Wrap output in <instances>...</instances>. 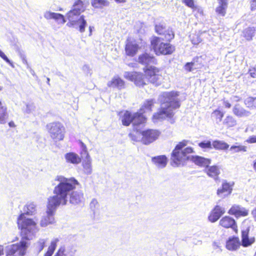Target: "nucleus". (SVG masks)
Listing matches in <instances>:
<instances>
[{"instance_id":"31","label":"nucleus","mask_w":256,"mask_h":256,"mask_svg":"<svg viewBox=\"0 0 256 256\" xmlns=\"http://www.w3.org/2000/svg\"><path fill=\"white\" fill-rule=\"evenodd\" d=\"M74 253L72 248L62 246L60 248L54 256H74Z\"/></svg>"},{"instance_id":"47","label":"nucleus","mask_w":256,"mask_h":256,"mask_svg":"<svg viewBox=\"0 0 256 256\" xmlns=\"http://www.w3.org/2000/svg\"><path fill=\"white\" fill-rule=\"evenodd\" d=\"M58 241L59 240L58 238H54L53 240H52L50 242V245L49 246L48 248V250L54 252L56 247L57 243L58 242Z\"/></svg>"},{"instance_id":"63","label":"nucleus","mask_w":256,"mask_h":256,"mask_svg":"<svg viewBox=\"0 0 256 256\" xmlns=\"http://www.w3.org/2000/svg\"><path fill=\"white\" fill-rule=\"evenodd\" d=\"M94 28L92 26H89V31H90V34L89 36H90L92 35V30Z\"/></svg>"},{"instance_id":"24","label":"nucleus","mask_w":256,"mask_h":256,"mask_svg":"<svg viewBox=\"0 0 256 256\" xmlns=\"http://www.w3.org/2000/svg\"><path fill=\"white\" fill-rule=\"evenodd\" d=\"M109 87L117 88L122 90L125 88L124 82L118 76H114L112 80L108 82L107 84Z\"/></svg>"},{"instance_id":"55","label":"nucleus","mask_w":256,"mask_h":256,"mask_svg":"<svg viewBox=\"0 0 256 256\" xmlns=\"http://www.w3.org/2000/svg\"><path fill=\"white\" fill-rule=\"evenodd\" d=\"M196 36V40H195L194 36L192 39V42L194 44H198L202 41V39L200 36Z\"/></svg>"},{"instance_id":"13","label":"nucleus","mask_w":256,"mask_h":256,"mask_svg":"<svg viewBox=\"0 0 256 256\" xmlns=\"http://www.w3.org/2000/svg\"><path fill=\"white\" fill-rule=\"evenodd\" d=\"M58 208L56 206H50V202L48 201L46 216H44L42 217L40 222L41 226H46L48 224H52L54 222V216Z\"/></svg>"},{"instance_id":"5","label":"nucleus","mask_w":256,"mask_h":256,"mask_svg":"<svg viewBox=\"0 0 256 256\" xmlns=\"http://www.w3.org/2000/svg\"><path fill=\"white\" fill-rule=\"evenodd\" d=\"M161 41L160 38L156 36L152 38L151 40L152 48L157 55L169 54L174 51V47L170 44Z\"/></svg>"},{"instance_id":"27","label":"nucleus","mask_w":256,"mask_h":256,"mask_svg":"<svg viewBox=\"0 0 256 256\" xmlns=\"http://www.w3.org/2000/svg\"><path fill=\"white\" fill-rule=\"evenodd\" d=\"M152 161L158 168H162L166 166L168 159L165 156L162 155L152 157Z\"/></svg>"},{"instance_id":"36","label":"nucleus","mask_w":256,"mask_h":256,"mask_svg":"<svg viewBox=\"0 0 256 256\" xmlns=\"http://www.w3.org/2000/svg\"><path fill=\"white\" fill-rule=\"evenodd\" d=\"M256 30L254 27H249L244 29L242 32L243 36L248 41L252 40Z\"/></svg>"},{"instance_id":"34","label":"nucleus","mask_w":256,"mask_h":256,"mask_svg":"<svg viewBox=\"0 0 256 256\" xmlns=\"http://www.w3.org/2000/svg\"><path fill=\"white\" fill-rule=\"evenodd\" d=\"M222 124L227 128L234 127L237 124L236 119L231 116H226L222 122Z\"/></svg>"},{"instance_id":"52","label":"nucleus","mask_w":256,"mask_h":256,"mask_svg":"<svg viewBox=\"0 0 256 256\" xmlns=\"http://www.w3.org/2000/svg\"><path fill=\"white\" fill-rule=\"evenodd\" d=\"M130 138L132 139L134 142H139L141 141V138L140 136H138L136 135V134H134L133 133H130L129 134Z\"/></svg>"},{"instance_id":"56","label":"nucleus","mask_w":256,"mask_h":256,"mask_svg":"<svg viewBox=\"0 0 256 256\" xmlns=\"http://www.w3.org/2000/svg\"><path fill=\"white\" fill-rule=\"evenodd\" d=\"M256 8V0H251V10H254Z\"/></svg>"},{"instance_id":"11","label":"nucleus","mask_w":256,"mask_h":256,"mask_svg":"<svg viewBox=\"0 0 256 256\" xmlns=\"http://www.w3.org/2000/svg\"><path fill=\"white\" fill-rule=\"evenodd\" d=\"M142 138L141 142L145 145H148L156 141L159 137L160 132L156 130L148 129L140 132Z\"/></svg>"},{"instance_id":"42","label":"nucleus","mask_w":256,"mask_h":256,"mask_svg":"<svg viewBox=\"0 0 256 256\" xmlns=\"http://www.w3.org/2000/svg\"><path fill=\"white\" fill-rule=\"evenodd\" d=\"M244 104L250 108H256V98L248 97L244 100Z\"/></svg>"},{"instance_id":"21","label":"nucleus","mask_w":256,"mask_h":256,"mask_svg":"<svg viewBox=\"0 0 256 256\" xmlns=\"http://www.w3.org/2000/svg\"><path fill=\"white\" fill-rule=\"evenodd\" d=\"M220 225L225 228H232L235 230L236 226V222L235 220L228 216H226L222 218L219 222Z\"/></svg>"},{"instance_id":"14","label":"nucleus","mask_w":256,"mask_h":256,"mask_svg":"<svg viewBox=\"0 0 256 256\" xmlns=\"http://www.w3.org/2000/svg\"><path fill=\"white\" fill-rule=\"evenodd\" d=\"M146 78L150 82L158 86L160 84L162 76L159 74V70L155 66H150L146 68Z\"/></svg>"},{"instance_id":"61","label":"nucleus","mask_w":256,"mask_h":256,"mask_svg":"<svg viewBox=\"0 0 256 256\" xmlns=\"http://www.w3.org/2000/svg\"><path fill=\"white\" fill-rule=\"evenodd\" d=\"M18 52L19 54H20L21 58H22L23 60L26 62V61L25 60V56H24V55L22 54V52H20V49H18Z\"/></svg>"},{"instance_id":"32","label":"nucleus","mask_w":256,"mask_h":256,"mask_svg":"<svg viewBox=\"0 0 256 256\" xmlns=\"http://www.w3.org/2000/svg\"><path fill=\"white\" fill-rule=\"evenodd\" d=\"M64 157L66 162L74 164H78L81 162V158L80 156L74 152L67 153L65 154Z\"/></svg>"},{"instance_id":"64","label":"nucleus","mask_w":256,"mask_h":256,"mask_svg":"<svg viewBox=\"0 0 256 256\" xmlns=\"http://www.w3.org/2000/svg\"><path fill=\"white\" fill-rule=\"evenodd\" d=\"M254 171L256 172V162L254 164Z\"/></svg>"},{"instance_id":"57","label":"nucleus","mask_w":256,"mask_h":256,"mask_svg":"<svg viewBox=\"0 0 256 256\" xmlns=\"http://www.w3.org/2000/svg\"><path fill=\"white\" fill-rule=\"evenodd\" d=\"M224 106L226 108H230L231 107V104L227 100L224 102Z\"/></svg>"},{"instance_id":"3","label":"nucleus","mask_w":256,"mask_h":256,"mask_svg":"<svg viewBox=\"0 0 256 256\" xmlns=\"http://www.w3.org/2000/svg\"><path fill=\"white\" fill-rule=\"evenodd\" d=\"M36 211V205L34 202L28 203L24 208V212L18 218V227L21 230V235L23 239L28 240L37 232L36 222L25 216V214L33 215Z\"/></svg>"},{"instance_id":"7","label":"nucleus","mask_w":256,"mask_h":256,"mask_svg":"<svg viewBox=\"0 0 256 256\" xmlns=\"http://www.w3.org/2000/svg\"><path fill=\"white\" fill-rule=\"evenodd\" d=\"M85 8L84 2L82 0L76 1L74 4L72 9L66 14L69 20L67 26L70 27L74 26L76 22V18L80 16L81 12L84 11Z\"/></svg>"},{"instance_id":"25","label":"nucleus","mask_w":256,"mask_h":256,"mask_svg":"<svg viewBox=\"0 0 256 256\" xmlns=\"http://www.w3.org/2000/svg\"><path fill=\"white\" fill-rule=\"evenodd\" d=\"M232 112L234 115L239 118L248 117L251 114L250 112L246 110L239 104H236L234 106Z\"/></svg>"},{"instance_id":"45","label":"nucleus","mask_w":256,"mask_h":256,"mask_svg":"<svg viewBox=\"0 0 256 256\" xmlns=\"http://www.w3.org/2000/svg\"><path fill=\"white\" fill-rule=\"evenodd\" d=\"M198 146L202 148H212V144L210 140L204 141L198 144Z\"/></svg>"},{"instance_id":"17","label":"nucleus","mask_w":256,"mask_h":256,"mask_svg":"<svg viewBox=\"0 0 256 256\" xmlns=\"http://www.w3.org/2000/svg\"><path fill=\"white\" fill-rule=\"evenodd\" d=\"M225 209L224 208L216 205L211 210L208 216V220L211 222H216L224 214Z\"/></svg>"},{"instance_id":"30","label":"nucleus","mask_w":256,"mask_h":256,"mask_svg":"<svg viewBox=\"0 0 256 256\" xmlns=\"http://www.w3.org/2000/svg\"><path fill=\"white\" fill-rule=\"evenodd\" d=\"M8 114L6 106L0 102V124H4L7 122Z\"/></svg>"},{"instance_id":"33","label":"nucleus","mask_w":256,"mask_h":256,"mask_svg":"<svg viewBox=\"0 0 256 256\" xmlns=\"http://www.w3.org/2000/svg\"><path fill=\"white\" fill-rule=\"evenodd\" d=\"M154 102L152 100H146L138 112L140 114L141 116H144V114L150 112L152 107L154 106Z\"/></svg>"},{"instance_id":"60","label":"nucleus","mask_w":256,"mask_h":256,"mask_svg":"<svg viewBox=\"0 0 256 256\" xmlns=\"http://www.w3.org/2000/svg\"><path fill=\"white\" fill-rule=\"evenodd\" d=\"M252 215L254 220L256 221V208L252 210Z\"/></svg>"},{"instance_id":"35","label":"nucleus","mask_w":256,"mask_h":256,"mask_svg":"<svg viewBox=\"0 0 256 256\" xmlns=\"http://www.w3.org/2000/svg\"><path fill=\"white\" fill-rule=\"evenodd\" d=\"M78 24L79 30L80 32L82 33L85 31V28L87 26V22L84 19V16L82 15L76 18V22L74 27Z\"/></svg>"},{"instance_id":"44","label":"nucleus","mask_w":256,"mask_h":256,"mask_svg":"<svg viewBox=\"0 0 256 256\" xmlns=\"http://www.w3.org/2000/svg\"><path fill=\"white\" fill-rule=\"evenodd\" d=\"M227 6L224 4H220L216 8V12L220 16H224L226 14V8Z\"/></svg>"},{"instance_id":"59","label":"nucleus","mask_w":256,"mask_h":256,"mask_svg":"<svg viewBox=\"0 0 256 256\" xmlns=\"http://www.w3.org/2000/svg\"><path fill=\"white\" fill-rule=\"evenodd\" d=\"M228 0H218V3L220 4H224L227 6Z\"/></svg>"},{"instance_id":"19","label":"nucleus","mask_w":256,"mask_h":256,"mask_svg":"<svg viewBox=\"0 0 256 256\" xmlns=\"http://www.w3.org/2000/svg\"><path fill=\"white\" fill-rule=\"evenodd\" d=\"M138 62L148 68L152 66V64H156V60L154 56L146 53L139 56Z\"/></svg>"},{"instance_id":"2","label":"nucleus","mask_w":256,"mask_h":256,"mask_svg":"<svg viewBox=\"0 0 256 256\" xmlns=\"http://www.w3.org/2000/svg\"><path fill=\"white\" fill-rule=\"evenodd\" d=\"M178 93L176 92H163L159 98L161 102L160 108L158 112L154 114L152 120L156 123L161 122L166 118H171L174 113L173 110L180 107Z\"/></svg>"},{"instance_id":"49","label":"nucleus","mask_w":256,"mask_h":256,"mask_svg":"<svg viewBox=\"0 0 256 256\" xmlns=\"http://www.w3.org/2000/svg\"><path fill=\"white\" fill-rule=\"evenodd\" d=\"M182 2L189 8H194V4L193 0H182Z\"/></svg>"},{"instance_id":"26","label":"nucleus","mask_w":256,"mask_h":256,"mask_svg":"<svg viewBox=\"0 0 256 256\" xmlns=\"http://www.w3.org/2000/svg\"><path fill=\"white\" fill-rule=\"evenodd\" d=\"M191 160L196 165L203 167H208L211 162V160L202 156H192Z\"/></svg>"},{"instance_id":"18","label":"nucleus","mask_w":256,"mask_h":256,"mask_svg":"<svg viewBox=\"0 0 256 256\" xmlns=\"http://www.w3.org/2000/svg\"><path fill=\"white\" fill-rule=\"evenodd\" d=\"M140 46L135 40L128 39L125 46L126 54L130 56H134L138 52Z\"/></svg>"},{"instance_id":"23","label":"nucleus","mask_w":256,"mask_h":256,"mask_svg":"<svg viewBox=\"0 0 256 256\" xmlns=\"http://www.w3.org/2000/svg\"><path fill=\"white\" fill-rule=\"evenodd\" d=\"M70 196V202L74 204L82 202L84 199V194L81 191H74Z\"/></svg>"},{"instance_id":"10","label":"nucleus","mask_w":256,"mask_h":256,"mask_svg":"<svg viewBox=\"0 0 256 256\" xmlns=\"http://www.w3.org/2000/svg\"><path fill=\"white\" fill-rule=\"evenodd\" d=\"M156 32L161 36L160 40L169 42L174 38V33L169 27H166L164 23H160L155 26Z\"/></svg>"},{"instance_id":"20","label":"nucleus","mask_w":256,"mask_h":256,"mask_svg":"<svg viewBox=\"0 0 256 256\" xmlns=\"http://www.w3.org/2000/svg\"><path fill=\"white\" fill-rule=\"evenodd\" d=\"M228 213L236 216H244L248 214V210L240 205L234 204L229 210Z\"/></svg>"},{"instance_id":"62","label":"nucleus","mask_w":256,"mask_h":256,"mask_svg":"<svg viewBox=\"0 0 256 256\" xmlns=\"http://www.w3.org/2000/svg\"><path fill=\"white\" fill-rule=\"evenodd\" d=\"M8 126L10 128H14L16 127V125L13 121H10L8 122Z\"/></svg>"},{"instance_id":"48","label":"nucleus","mask_w":256,"mask_h":256,"mask_svg":"<svg viewBox=\"0 0 256 256\" xmlns=\"http://www.w3.org/2000/svg\"><path fill=\"white\" fill-rule=\"evenodd\" d=\"M98 204L96 200L94 198L92 199L90 204V206L91 210L94 212L95 210L98 208Z\"/></svg>"},{"instance_id":"50","label":"nucleus","mask_w":256,"mask_h":256,"mask_svg":"<svg viewBox=\"0 0 256 256\" xmlns=\"http://www.w3.org/2000/svg\"><path fill=\"white\" fill-rule=\"evenodd\" d=\"M194 66V62H187L184 66L186 70L191 72L192 70V67Z\"/></svg>"},{"instance_id":"51","label":"nucleus","mask_w":256,"mask_h":256,"mask_svg":"<svg viewBox=\"0 0 256 256\" xmlns=\"http://www.w3.org/2000/svg\"><path fill=\"white\" fill-rule=\"evenodd\" d=\"M0 57L2 58L4 61H6L7 63L12 66V62L8 58V57L6 56V54L0 50Z\"/></svg>"},{"instance_id":"1","label":"nucleus","mask_w":256,"mask_h":256,"mask_svg":"<svg viewBox=\"0 0 256 256\" xmlns=\"http://www.w3.org/2000/svg\"><path fill=\"white\" fill-rule=\"evenodd\" d=\"M54 180L58 181V184L54 189V195L49 197L48 201L50 202V206L57 207L60 204L65 206L68 202V196L70 195V192L76 188V186L79 184V182L74 178H68L62 176H57Z\"/></svg>"},{"instance_id":"37","label":"nucleus","mask_w":256,"mask_h":256,"mask_svg":"<svg viewBox=\"0 0 256 256\" xmlns=\"http://www.w3.org/2000/svg\"><path fill=\"white\" fill-rule=\"evenodd\" d=\"M242 245L244 246H248L254 242L253 240L248 238V232L246 230L242 231Z\"/></svg>"},{"instance_id":"4","label":"nucleus","mask_w":256,"mask_h":256,"mask_svg":"<svg viewBox=\"0 0 256 256\" xmlns=\"http://www.w3.org/2000/svg\"><path fill=\"white\" fill-rule=\"evenodd\" d=\"M188 141L184 140L180 142L175 147L172 153V160L176 166H178L190 157L187 155L193 152L190 147L184 148L187 145Z\"/></svg>"},{"instance_id":"38","label":"nucleus","mask_w":256,"mask_h":256,"mask_svg":"<svg viewBox=\"0 0 256 256\" xmlns=\"http://www.w3.org/2000/svg\"><path fill=\"white\" fill-rule=\"evenodd\" d=\"M212 146L214 148L221 150H227L229 147V145L227 143L220 140L214 141Z\"/></svg>"},{"instance_id":"39","label":"nucleus","mask_w":256,"mask_h":256,"mask_svg":"<svg viewBox=\"0 0 256 256\" xmlns=\"http://www.w3.org/2000/svg\"><path fill=\"white\" fill-rule=\"evenodd\" d=\"M108 4V2L106 0H92V5L94 8H102Z\"/></svg>"},{"instance_id":"9","label":"nucleus","mask_w":256,"mask_h":256,"mask_svg":"<svg viewBox=\"0 0 256 256\" xmlns=\"http://www.w3.org/2000/svg\"><path fill=\"white\" fill-rule=\"evenodd\" d=\"M28 247L26 240L23 239L20 243L11 245L8 249L6 256H24Z\"/></svg>"},{"instance_id":"58","label":"nucleus","mask_w":256,"mask_h":256,"mask_svg":"<svg viewBox=\"0 0 256 256\" xmlns=\"http://www.w3.org/2000/svg\"><path fill=\"white\" fill-rule=\"evenodd\" d=\"M53 253L54 252L48 250L44 254V256H52Z\"/></svg>"},{"instance_id":"15","label":"nucleus","mask_w":256,"mask_h":256,"mask_svg":"<svg viewBox=\"0 0 256 256\" xmlns=\"http://www.w3.org/2000/svg\"><path fill=\"white\" fill-rule=\"evenodd\" d=\"M82 151L81 152L82 158L83 160L82 165L84 173L87 174H90L92 172V168L91 164V158L86 150V146L82 142Z\"/></svg>"},{"instance_id":"29","label":"nucleus","mask_w":256,"mask_h":256,"mask_svg":"<svg viewBox=\"0 0 256 256\" xmlns=\"http://www.w3.org/2000/svg\"><path fill=\"white\" fill-rule=\"evenodd\" d=\"M206 172L210 178L216 180L220 174V168L217 166H212L206 167Z\"/></svg>"},{"instance_id":"53","label":"nucleus","mask_w":256,"mask_h":256,"mask_svg":"<svg viewBox=\"0 0 256 256\" xmlns=\"http://www.w3.org/2000/svg\"><path fill=\"white\" fill-rule=\"evenodd\" d=\"M248 72L253 78H256V65L254 67L252 68L249 70Z\"/></svg>"},{"instance_id":"28","label":"nucleus","mask_w":256,"mask_h":256,"mask_svg":"<svg viewBox=\"0 0 256 256\" xmlns=\"http://www.w3.org/2000/svg\"><path fill=\"white\" fill-rule=\"evenodd\" d=\"M240 240L237 237L230 238L226 242V247L230 250H236L240 246Z\"/></svg>"},{"instance_id":"22","label":"nucleus","mask_w":256,"mask_h":256,"mask_svg":"<svg viewBox=\"0 0 256 256\" xmlns=\"http://www.w3.org/2000/svg\"><path fill=\"white\" fill-rule=\"evenodd\" d=\"M44 16L46 20L54 19L60 24H64L66 22L62 14L50 11L46 12L44 13Z\"/></svg>"},{"instance_id":"43","label":"nucleus","mask_w":256,"mask_h":256,"mask_svg":"<svg viewBox=\"0 0 256 256\" xmlns=\"http://www.w3.org/2000/svg\"><path fill=\"white\" fill-rule=\"evenodd\" d=\"M46 240L40 239L36 244V248L38 252H40L45 247Z\"/></svg>"},{"instance_id":"6","label":"nucleus","mask_w":256,"mask_h":256,"mask_svg":"<svg viewBox=\"0 0 256 256\" xmlns=\"http://www.w3.org/2000/svg\"><path fill=\"white\" fill-rule=\"evenodd\" d=\"M50 138L54 141L63 140L66 134V128L60 122H53L46 125Z\"/></svg>"},{"instance_id":"40","label":"nucleus","mask_w":256,"mask_h":256,"mask_svg":"<svg viewBox=\"0 0 256 256\" xmlns=\"http://www.w3.org/2000/svg\"><path fill=\"white\" fill-rule=\"evenodd\" d=\"M230 150L233 154L240 152H246L247 151V146L242 145H233L231 146Z\"/></svg>"},{"instance_id":"41","label":"nucleus","mask_w":256,"mask_h":256,"mask_svg":"<svg viewBox=\"0 0 256 256\" xmlns=\"http://www.w3.org/2000/svg\"><path fill=\"white\" fill-rule=\"evenodd\" d=\"M212 116L214 117L216 124H219L222 122V118L224 117V114L218 110H216L213 112L212 114Z\"/></svg>"},{"instance_id":"16","label":"nucleus","mask_w":256,"mask_h":256,"mask_svg":"<svg viewBox=\"0 0 256 256\" xmlns=\"http://www.w3.org/2000/svg\"><path fill=\"white\" fill-rule=\"evenodd\" d=\"M234 183L233 182H228L224 180L222 182V188L217 190L218 196L224 198L230 195L232 192Z\"/></svg>"},{"instance_id":"54","label":"nucleus","mask_w":256,"mask_h":256,"mask_svg":"<svg viewBox=\"0 0 256 256\" xmlns=\"http://www.w3.org/2000/svg\"><path fill=\"white\" fill-rule=\"evenodd\" d=\"M246 142L249 144L256 143V136H250L246 140Z\"/></svg>"},{"instance_id":"12","label":"nucleus","mask_w":256,"mask_h":256,"mask_svg":"<svg viewBox=\"0 0 256 256\" xmlns=\"http://www.w3.org/2000/svg\"><path fill=\"white\" fill-rule=\"evenodd\" d=\"M124 77L130 81L134 82L138 86H142L146 84L144 76L140 72H125Z\"/></svg>"},{"instance_id":"46","label":"nucleus","mask_w":256,"mask_h":256,"mask_svg":"<svg viewBox=\"0 0 256 256\" xmlns=\"http://www.w3.org/2000/svg\"><path fill=\"white\" fill-rule=\"evenodd\" d=\"M35 106L33 103H29L26 104L25 112L27 114L32 112L35 110Z\"/></svg>"},{"instance_id":"8","label":"nucleus","mask_w":256,"mask_h":256,"mask_svg":"<svg viewBox=\"0 0 256 256\" xmlns=\"http://www.w3.org/2000/svg\"><path fill=\"white\" fill-rule=\"evenodd\" d=\"M146 120V118L144 116H141L140 114L136 112L133 114L128 112L126 111L122 118V124L126 126H128L131 122L134 125H138L144 123Z\"/></svg>"}]
</instances>
